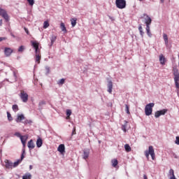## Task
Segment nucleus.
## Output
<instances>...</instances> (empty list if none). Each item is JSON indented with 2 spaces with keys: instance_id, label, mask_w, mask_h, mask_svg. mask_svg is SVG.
Wrapping results in <instances>:
<instances>
[{
  "instance_id": "nucleus-1",
  "label": "nucleus",
  "mask_w": 179,
  "mask_h": 179,
  "mask_svg": "<svg viewBox=\"0 0 179 179\" xmlns=\"http://www.w3.org/2000/svg\"><path fill=\"white\" fill-rule=\"evenodd\" d=\"M155 107V103H150L145 107V114L147 116L152 115L153 113V108Z\"/></svg>"
},
{
  "instance_id": "nucleus-2",
  "label": "nucleus",
  "mask_w": 179,
  "mask_h": 179,
  "mask_svg": "<svg viewBox=\"0 0 179 179\" xmlns=\"http://www.w3.org/2000/svg\"><path fill=\"white\" fill-rule=\"evenodd\" d=\"M173 79H174V83L176 85V87L177 89H179V72L178 69L177 68H173Z\"/></svg>"
},
{
  "instance_id": "nucleus-3",
  "label": "nucleus",
  "mask_w": 179,
  "mask_h": 179,
  "mask_svg": "<svg viewBox=\"0 0 179 179\" xmlns=\"http://www.w3.org/2000/svg\"><path fill=\"white\" fill-rule=\"evenodd\" d=\"M115 5L118 9H125L127 8V1L125 0H116Z\"/></svg>"
},
{
  "instance_id": "nucleus-4",
  "label": "nucleus",
  "mask_w": 179,
  "mask_h": 179,
  "mask_svg": "<svg viewBox=\"0 0 179 179\" xmlns=\"http://www.w3.org/2000/svg\"><path fill=\"white\" fill-rule=\"evenodd\" d=\"M26 154V150L24 148H22V153L21 155V158L17 159L16 162H15L13 164V167H17L19 166V164H20V163H22V162L23 161V159H24V155Z\"/></svg>"
},
{
  "instance_id": "nucleus-5",
  "label": "nucleus",
  "mask_w": 179,
  "mask_h": 179,
  "mask_svg": "<svg viewBox=\"0 0 179 179\" xmlns=\"http://www.w3.org/2000/svg\"><path fill=\"white\" fill-rule=\"evenodd\" d=\"M19 96L22 103H27V101H29V94L26 92L21 91L19 94Z\"/></svg>"
},
{
  "instance_id": "nucleus-6",
  "label": "nucleus",
  "mask_w": 179,
  "mask_h": 179,
  "mask_svg": "<svg viewBox=\"0 0 179 179\" xmlns=\"http://www.w3.org/2000/svg\"><path fill=\"white\" fill-rule=\"evenodd\" d=\"M0 16L3 17L6 22H9V15L5 9L0 7Z\"/></svg>"
},
{
  "instance_id": "nucleus-7",
  "label": "nucleus",
  "mask_w": 179,
  "mask_h": 179,
  "mask_svg": "<svg viewBox=\"0 0 179 179\" xmlns=\"http://www.w3.org/2000/svg\"><path fill=\"white\" fill-rule=\"evenodd\" d=\"M0 16L3 17L6 22H9V15L5 9L0 7Z\"/></svg>"
},
{
  "instance_id": "nucleus-8",
  "label": "nucleus",
  "mask_w": 179,
  "mask_h": 179,
  "mask_svg": "<svg viewBox=\"0 0 179 179\" xmlns=\"http://www.w3.org/2000/svg\"><path fill=\"white\" fill-rule=\"evenodd\" d=\"M32 47L35 50L36 55H40V50H38V43L36 41H31Z\"/></svg>"
},
{
  "instance_id": "nucleus-9",
  "label": "nucleus",
  "mask_w": 179,
  "mask_h": 179,
  "mask_svg": "<svg viewBox=\"0 0 179 179\" xmlns=\"http://www.w3.org/2000/svg\"><path fill=\"white\" fill-rule=\"evenodd\" d=\"M167 113V109H162L161 110H157L155 113V118H159L161 115H164Z\"/></svg>"
},
{
  "instance_id": "nucleus-10",
  "label": "nucleus",
  "mask_w": 179,
  "mask_h": 179,
  "mask_svg": "<svg viewBox=\"0 0 179 179\" xmlns=\"http://www.w3.org/2000/svg\"><path fill=\"white\" fill-rule=\"evenodd\" d=\"M90 155V150L85 149L83 150V159H84V160H87L89 158Z\"/></svg>"
},
{
  "instance_id": "nucleus-11",
  "label": "nucleus",
  "mask_w": 179,
  "mask_h": 179,
  "mask_svg": "<svg viewBox=\"0 0 179 179\" xmlns=\"http://www.w3.org/2000/svg\"><path fill=\"white\" fill-rule=\"evenodd\" d=\"M148 153L150 155L152 159L155 160V150L153 149V146L150 145L148 147Z\"/></svg>"
},
{
  "instance_id": "nucleus-12",
  "label": "nucleus",
  "mask_w": 179,
  "mask_h": 179,
  "mask_svg": "<svg viewBox=\"0 0 179 179\" xmlns=\"http://www.w3.org/2000/svg\"><path fill=\"white\" fill-rule=\"evenodd\" d=\"M107 87H108V90H107L108 93L111 94V93H113V81L111 80H109L108 81Z\"/></svg>"
},
{
  "instance_id": "nucleus-13",
  "label": "nucleus",
  "mask_w": 179,
  "mask_h": 179,
  "mask_svg": "<svg viewBox=\"0 0 179 179\" xmlns=\"http://www.w3.org/2000/svg\"><path fill=\"white\" fill-rule=\"evenodd\" d=\"M12 52H13V50L10 48H4V55L6 57H10L12 55Z\"/></svg>"
},
{
  "instance_id": "nucleus-14",
  "label": "nucleus",
  "mask_w": 179,
  "mask_h": 179,
  "mask_svg": "<svg viewBox=\"0 0 179 179\" xmlns=\"http://www.w3.org/2000/svg\"><path fill=\"white\" fill-rule=\"evenodd\" d=\"M57 152H59L61 155L65 154V145L60 144L57 148Z\"/></svg>"
},
{
  "instance_id": "nucleus-15",
  "label": "nucleus",
  "mask_w": 179,
  "mask_h": 179,
  "mask_svg": "<svg viewBox=\"0 0 179 179\" xmlns=\"http://www.w3.org/2000/svg\"><path fill=\"white\" fill-rule=\"evenodd\" d=\"M143 16H145V24H152V18L148 15V14L144 13Z\"/></svg>"
},
{
  "instance_id": "nucleus-16",
  "label": "nucleus",
  "mask_w": 179,
  "mask_h": 179,
  "mask_svg": "<svg viewBox=\"0 0 179 179\" xmlns=\"http://www.w3.org/2000/svg\"><path fill=\"white\" fill-rule=\"evenodd\" d=\"M6 169H13V163L10 160H5Z\"/></svg>"
},
{
  "instance_id": "nucleus-17",
  "label": "nucleus",
  "mask_w": 179,
  "mask_h": 179,
  "mask_svg": "<svg viewBox=\"0 0 179 179\" xmlns=\"http://www.w3.org/2000/svg\"><path fill=\"white\" fill-rule=\"evenodd\" d=\"M24 115H17V118L15 119L16 122H22L24 120Z\"/></svg>"
},
{
  "instance_id": "nucleus-18",
  "label": "nucleus",
  "mask_w": 179,
  "mask_h": 179,
  "mask_svg": "<svg viewBox=\"0 0 179 179\" xmlns=\"http://www.w3.org/2000/svg\"><path fill=\"white\" fill-rule=\"evenodd\" d=\"M27 146H28L29 150H31V149H34V148H36V145H34V142H33L32 140H30L28 142Z\"/></svg>"
},
{
  "instance_id": "nucleus-19",
  "label": "nucleus",
  "mask_w": 179,
  "mask_h": 179,
  "mask_svg": "<svg viewBox=\"0 0 179 179\" xmlns=\"http://www.w3.org/2000/svg\"><path fill=\"white\" fill-rule=\"evenodd\" d=\"M159 62L161 65H164V64H166V58L163 55H159Z\"/></svg>"
},
{
  "instance_id": "nucleus-20",
  "label": "nucleus",
  "mask_w": 179,
  "mask_h": 179,
  "mask_svg": "<svg viewBox=\"0 0 179 179\" xmlns=\"http://www.w3.org/2000/svg\"><path fill=\"white\" fill-rule=\"evenodd\" d=\"M36 146L37 148H41V146H43V139L40 137H38L36 141Z\"/></svg>"
},
{
  "instance_id": "nucleus-21",
  "label": "nucleus",
  "mask_w": 179,
  "mask_h": 179,
  "mask_svg": "<svg viewBox=\"0 0 179 179\" xmlns=\"http://www.w3.org/2000/svg\"><path fill=\"white\" fill-rule=\"evenodd\" d=\"M20 139L22 143V146L24 148V146H26V141H27V138H26V136H22Z\"/></svg>"
},
{
  "instance_id": "nucleus-22",
  "label": "nucleus",
  "mask_w": 179,
  "mask_h": 179,
  "mask_svg": "<svg viewBox=\"0 0 179 179\" xmlns=\"http://www.w3.org/2000/svg\"><path fill=\"white\" fill-rule=\"evenodd\" d=\"M60 29H61L62 31H64V33L68 32V31L66 30V27H65V24L64 22H61Z\"/></svg>"
},
{
  "instance_id": "nucleus-23",
  "label": "nucleus",
  "mask_w": 179,
  "mask_h": 179,
  "mask_svg": "<svg viewBox=\"0 0 179 179\" xmlns=\"http://www.w3.org/2000/svg\"><path fill=\"white\" fill-rule=\"evenodd\" d=\"M138 31L142 38H143V34H145V32H143V28H142V24H139Z\"/></svg>"
},
{
  "instance_id": "nucleus-24",
  "label": "nucleus",
  "mask_w": 179,
  "mask_h": 179,
  "mask_svg": "<svg viewBox=\"0 0 179 179\" xmlns=\"http://www.w3.org/2000/svg\"><path fill=\"white\" fill-rule=\"evenodd\" d=\"M163 38H164V41L165 43V45L167 47V45H169V37L167 36V34H163Z\"/></svg>"
},
{
  "instance_id": "nucleus-25",
  "label": "nucleus",
  "mask_w": 179,
  "mask_h": 179,
  "mask_svg": "<svg viewBox=\"0 0 179 179\" xmlns=\"http://www.w3.org/2000/svg\"><path fill=\"white\" fill-rule=\"evenodd\" d=\"M127 124L128 122H127V120H124V124L122 125V131L127 132V127L128 125Z\"/></svg>"
},
{
  "instance_id": "nucleus-26",
  "label": "nucleus",
  "mask_w": 179,
  "mask_h": 179,
  "mask_svg": "<svg viewBox=\"0 0 179 179\" xmlns=\"http://www.w3.org/2000/svg\"><path fill=\"white\" fill-rule=\"evenodd\" d=\"M56 40H57V36L52 35L50 38V41H51L50 45H52V44H54V43H55Z\"/></svg>"
},
{
  "instance_id": "nucleus-27",
  "label": "nucleus",
  "mask_w": 179,
  "mask_h": 179,
  "mask_svg": "<svg viewBox=\"0 0 179 179\" xmlns=\"http://www.w3.org/2000/svg\"><path fill=\"white\" fill-rule=\"evenodd\" d=\"M113 167H117L118 166V160L117 159H112L111 160Z\"/></svg>"
},
{
  "instance_id": "nucleus-28",
  "label": "nucleus",
  "mask_w": 179,
  "mask_h": 179,
  "mask_svg": "<svg viewBox=\"0 0 179 179\" xmlns=\"http://www.w3.org/2000/svg\"><path fill=\"white\" fill-rule=\"evenodd\" d=\"M31 174L29 173H25L24 176H23L22 179H31Z\"/></svg>"
},
{
  "instance_id": "nucleus-29",
  "label": "nucleus",
  "mask_w": 179,
  "mask_h": 179,
  "mask_svg": "<svg viewBox=\"0 0 179 179\" xmlns=\"http://www.w3.org/2000/svg\"><path fill=\"white\" fill-rule=\"evenodd\" d=\"M76 20H77L76 18H72L71 20L72 27H75V26H76Z\"/></svg>"
},
{
  "instance_id": "nucleus-30",
  "label": "nucleus",
  "mask_w": 179,
  "mask_h": 179,
  "mask_svg": "<svg viewBox=\"0 0 179 179\" xmlns=\"http://www.w3.org/2000/svg\"><path fill=\"white\" fill-rule=\"evenodd\" d=\"M35 61L36 62H38V64L40 63V59H41V56L40 55H35Z\"/></svg>"
},
{
  "instance_id": "nucleus-31",
  "label": "nucleus",
  "mask_w": 179,
  "mask_h": 179,
  "mask_svg": "<svg viewBox=\"0 0 179 179\" xmlns=\"http://www.w3.org/2000/svg\"><path fill=\"white\" fill-rule=\"evenodd\" d=\"M64 83H65V78H62L57 82V85H59V86H62Z\"/></svg>"
},
{
  "instance_id": "nucleus-32",
  "label": "nucleus",
  "mask_w": 179,
  "mask_h": 179,
  "mask_svg": "<svg viewBox=\"0 0 179 179\" xmlns=\"http://www.w3.org/2000/svg\"><path fill=\"white\" fill-rule=\"evenodd\" d=\"M45 104H46L45 101H41L39 102V103H38V107H39V108H43V106H45Z\"/></svg>"
},
{
  "instance_id": "nucleus-33",
  "label": "nucleus",
  "mask_w": 179,
  "mask_h": 179,
  "mask_svg": "<svg viewBox=\"0 0 179 179\" xmlns=\"http://www.w3.org/2000/svg\"><path fill=\"white\" fill-rule=\"evenodd\" d=\"M12 108H13V111H14L15 113H16L17 111H19V106L16 104L13 105Z\"/></svg>"
},
{
  "instance_id": "nucleus-34",
  "label": "nucleus",
  "mask_w": 179,
  "mask_h": 179,
  "mask_svg": "<svg viewBox=\"0 0 179 179\" xmlns=\"http://www.w3.org/2000/svg\"><path fill=\"white\" fill-rule=\"evenodd\" d=\"M71 114H72V110L67 109L66 110V116H67L66 119L67 120L71 117Z\"/></svg>"
},
{
  "instance_id": "nucleus-35",
  "label": "nucleus",
  "mask_w": 179,
  "mask_h": 179,
  "mask_svg": "<svg viewBox=\"0 0 179 179\" xmlns=\"http://www.w3.org/2000/svg\"><path fill=\"white\" fill-rule=\"evenodd\" d=\"M124 149L126 152H131V146H129V144H125Z\"/></svg>"
},
{
  "instance_id": "nucleus-36",
  "label": "nucleus",
  "mask_w": 179,
  "mask_h": 179,
  "mask_svg": "<svg viewBox=\"0 0 179 179\" xmlns=\"http://www.w3.org/2000/svg\"><path fill=\"white\" fill-rule=\"evenodd\" d=\"M7 118H8V121L13 120V117H12V115H10V113H9V112H7Z\"/></svg>"
},
{
  "instance_id": "nucleus-37",
  "label": "nucleus",
  "mask_w": 179,
  "mask_h": 179,
  "mask_svg": "<svg viewBox=\"0 0 179 179\" xmlns=\"http://www.w3.org/2000/svg\"><path fill=\"white\" fill-rule=\"evenodd\" d=\"M50 26V23L48 22L45 21L43 22V29H47Z\"/></svg>"
},
{
  "instance_id": "nucleus-38",
  "label": "nucleus",
  "mask_w": 179,
  "mask_h": 179,
  "mask_svg": "<svg viewBox=\"0 0 179 179\" xmlns=\"http://www.w3.org/2000/svg\"><path fill=\"white\" fill-rule=\"evenodd\" d=\"M23 51H24V45L20 46L18 48V52H23Z\"/></svg>"
},
{
  "instance_id": "nucleus-39",
  "label": "nucleus",
  "mask_w": 179,
  "mask_h": 179,
  "mask_svg": "<svg viewBox=\"0 0 179 179\" xmlns=\"http://www.w3.org/2000/svg\"><path fill=\"white\" fill-rule=\"evenodd\" d=\"M27 1L30 6H33V5H34V0H27Z\"/></svg>"
},
{
  "instance_id": "nucleus-40",
  "label": "nucleus",
  "mask_w": 179,
  "mask_h": 179,
  "mask_svg": "<svg viewBox=\"0 0 179 179\" xmlns=\"http://www.w3.org/2000/svg\"><path fill=\"white\" fill-rule=\"evenodd\" d=\"M125 111H126L127 114H130L129 106L127 104H125Z\"/></svg>"
},
{
  "instance_id": "nucleus-41",
  "label": "nucleus",
  "mask_w": 179,
  "mask_h": 179,
  "mask_svg": "<svg viewBox=\"0 0 179 179\" xmlns=\"http://www.w3.org/2000/svg\"><path fill=\"white\" fill-rule=\"evenodd\" d=\"M14 135H15V136H17V138H20V139L23 136L20 135V133H19V132H15L14 134Z\"/></svg>"
},
{
  "instance_id": "nucleus-42",
  "label": "nucleus",
  "mask_w": 179,
  "mask_h": 179,
  "mask_svg": "<svg viewBox=\"0 0 179 179\" xmlns=\"http://www.w3.org/2000/svg\"><path fill=\"white\" fill-rule=\"evenodd\" d=\"M169 174L171 175V176H171V177H175L176 176L174 175V170H173V169H170L169 170Z\"/></svg>"
},
{
  "instance_id": "nucleus-43",
  "label": "nucleus",
  "mask_w": 179,
  "mask_h": 179,
  "mask_svg": "<svg viewBox=\"0 0 179 179\" xmlns=\"http://www.w3.org/2000/svg\"><path fill=\"white\" fill-rule=\"evenodd\" d=\"M145 25H146V28H145L146 31H150V24H147Z\"/></svg>"
},
{
  "instance_id": "nucleus-44",
  "label": "nucleus",
  "mask_w": 179,
  "mask_h": 179,
  "mask_svg": "<svg viewBox=\"0 0 179 179\" xmlns=\"http://www.w3.org/2000/svg\"><path fill=\"white\" fill-rule=\"evenodd\" d=\"M31 120H25L24 122V124L25 125H27V124H31Z\"/></svg>"
},
{
  "instance_id": "nucleus-45",
  "label": "nucleus",
  "mask_w": 179,
  "mask_h": 179,
  "mask_svg": "<svg viewBox=\"0 0 179 179\" xmlns=\"http://www.w3.org/2000/svg\"><path fill=\"white\" fill-rule=\"evenodd\" d=\"M11 71H13V76H14L15 79H17V76H16V71H15V70H13V69H11Z\"/></svg>"
},
{
  "instance_id": "nucleus-46",
  "label": "nucleus",
  "mask_w": 179,
  "mask_h": 179,
  "mask_svg": "<svg viewBox=\"0 0 179 179\" xmlns=\"http://www.w3.org/2000/svg\"><path fill=\"white\" fill-rule=\"evenodd\" d=\"M175 143L179 145V136H176Z\"/></svg>"
},
{
  "instance_id": "nucleus-47",
  "label": "nucleus",
  "mask_w": 179,
  "mask_h": 179,
  "mask_svg": "<svg viewBox=\"0 0 179 179\" xmlns=\"http://www.w3.org/2000/svg\"><path fill=\"white\" fill-rule=\"evenodd\" d=\"M76 134V127H74L73 129V131H72V134H71V135H75Z\"/></svg>"
},
{
  "instance_id": "nucleus-48",
  "label": "nucleus",
  "mask_w": 179,
  "mask_h": 179,
  "mask_svg": "<svg viewBox=\"0 0 179 179\" xmlns=\"http://www.w3.org/2000/svg\"><path fill=\"white\" fill-rule=\"evenodd\" d=\"M147 34L148 37H152V33H150V31H147Z\"/></svg>"
},
{
  "instance_id": "nucleus-49",
  "label": "nucleus",
  "mask_w": 179,
  "mask_h": 179,
  "mask_svg": "<svg viewBox=\"0 0 179 179\" xmlns=\"http://www.w3.org/2000/svg\"><path fill=\"white\" fill-rule=\"evenodd\" d=\"M45 69H46V71H47V73H50V67L46 66V67H45Z\"/></svg>"
},
{
  "instance_id": "nucleus-50",
  "label": "nucleus",
  "mask_w": 179,
  "mask_h": 179,
  "mask_svg": "<svg viewBox=\"0 0 179 179\" xmlns=\"http://www.w3.org/2000/svg\"><path fill=\"white\" fill-rule=\"evenodd\" d=\"M3 40H6V38H5V37H0V43H1V41H3Z\"/></svg>"
},
{
  "instance_id": "nucleus-51",
  "label": "nucleus",
  "mask_w": 179,
  "mask_h": 179,
  "mask_svg": "<svg viewBox=\"0 0 179 179\" xmlns=\"http://www.w3.org/2000/svg\"><path fill=\"white\" fill-rule=\"evenodd\" d=\"M149 151L148 152V151H145V157H149Z\"/></svg>"
},
{
  "instance_id": "nucleus-52",
  "label": "nucleus",
  "mask_w": 179,
  "mask_h": 179,
  "mask_svg": "<svg viewBox=\"0 0 179 179\" xmlns=\"http://www.w3.org/2000/svg\"><path fill=\"white\" fill-rule=\"evenodd\" d=\"M24 31L27 33V34H29V29H27V28H24Z\"/></svg>"
},
{
  "instance_id": "nucleus-53",
  "label": "nucleus",
  "mask_w": 179,
  "mask_h": 179,
  "mask_svg": "<svg viewBox=\"0 0 179 179\" xmlns=\"http://www.w3.org/2000/svg\"><path fill=\"white\" fill-rule=\"evenodd\" d=\"M109 19L112 21L115 20L114 17H111V16H108Z\"/></svg>"
},
{
  "instance_id": "nucleus-54",
  "label": "nucleus",
  "mask_w": 179,
  "mask_h": 179,
  "mask_svg": "<svg viewBox=\"0 0 179 179\" xmlns=\"http://www.w3.org/2000/svg\"><path fill=\"white\" fill-rule=\"evenodd\" d=\"M143 178L144 179H148V176H146V175H143Z\"/></svg>"
},
{
  "instance_id": "nucleus-55",
  "label": "nucleus",
  "mask_w": 179,
  "mask_h": 179,
  "mask_svg": "<svg viewBox=\"0 0 179 179\" xmlns=\"http://www.w3.org/2000/svg\"><path fill=\"white\" fill-rule=\"evenodd\" d=\"M33 169V166L30 165L29 166V169L31 170Z\"/></svg>"
},
{
  "instance_id": "nucleus-56",
  "label": "nucleus",
  "mask_w": 179,
  "mask_h": 179,
  "mask_svg": "<svg viewBox=\"0 0 179 179\" xmlns=\"http://www.w3.org/2000/svg\"><path fill=\"white\" fill-rule=\"evenodd\" d=\"M160 2H161L162 3H164V0H160Z\"/></svg>"
},
{
  "instance_id": "nucleus-57",
  "label": "nucleus",
  "mask_w": 179,
  "mask_h": 179,
  "mask_svg": "<svg viewBox=\"0 0 179 179\" xmlns=\"http://www.w3.org/2000/svg\"><path fill=\"white\" fill-rule=\"evenodd\" d=\"M0 26H2V20H0Z\"/></svg>"
},
{
  "instance_id": "nucleus-58",
  "label": "nucleus",
  "mask_w": 179,
  "mask_h": 179,
  "mask_svg": "<svg viewBox=\"0 0 179 179\" xmlns=\"http://www.w3.org/2000/svg\"><path fill=\"white\" fill-rule=\"evenodd\" d=\"M99 143H101V141H99Z\"/></svg>"
},
{
  "instance_id": "nucleus-59",
  "label": "nucleus",
  "mask_w": 179,
  "mask_h": 179,
  "mask_svg": "<svg viewBox=\"0 0 179 179\" xmlns=\"http://www.w3.org/2000/svg\"><path fill=\"white\" fill-rule=\"evenodd\" d=\"M13 37H15V35L12 34Z\"/></svg>"
},
{
  "instance_id": "nucleus-60",
  "label": "nucleus",
  "mask_w": 179,
  "mask_h": 179,
  "mask_svg": "<svg viewBox=\"0 0 179 179\" xmlns=\"http://www.w3.org/2000/svg\"><path fill=\"white\" fill-rule=\"evenodd\" d=\"M138 1H142V0H138Z\"/></svg>"
}]
</instances>
